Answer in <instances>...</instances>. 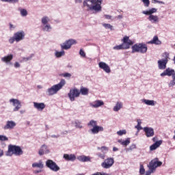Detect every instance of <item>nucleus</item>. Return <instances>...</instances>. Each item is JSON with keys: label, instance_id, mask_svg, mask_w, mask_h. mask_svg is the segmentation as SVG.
I'll return each instance as SVG.
<instances>
[{"label": "nucleus", "instance_id": "62", "mask_svg": "<svg viewBox=\"0 0 175 175\" xmlns=\"http://www.w3.org/2000/svg\"><path fill=\"white\" fill-rule=\"evenodd\" d=\"M152 172L150 171H147L146 175H150Z\"/></svg>", "mask_w": 175, "mask_h": 175}, {"label": "nucleus", "instance_id": "48", "mask_svg": "<svg viewBox=\"0 0 175 175\" xmlns=\"http://www.w3.org/2000/svg\"><path fill=\"white\" fill-rule=\"evenodd\" d=\"M92 175H109L108 174H107V173H105V172H103V173H101V172H96V173H94V174H93Z\"/></svg>", "mask_w": 175, "mask_h": 175}, {"label": "nucleus", "instance_id": "59", "mask_svg": "<svg viewBox=\"0 0 175 175\" xmlns=\"http://www.w3.org/2000/svg\"><path fill=\"white\" fill-rule=\"evenodd\" d=\"M25 61H29L30 59H31V56L29 57H25L24 58Z\"/></svg>", "mask_w": 175, "mask_h": 175}, {"label": "nucleus", "instance_id": "44", "mask_svg": "<svg viewBox=\"0 0 175 175\" xmlns=\"http://www.w3.org/2000/svg\"><path fill=\"white\" fill-rule=\"evenodd\" d=\"M103 27H105L106 29H110L111 30L113 29V26L108 23H104Z\"/></svg>", "mask_w": 175, "mask_h": 175}, {"label": "nucleus", "instance_id": "24", "mask_svg": "<svg viewBox=\"0 0 175 175\" xmlns=\"http://www.w3.org/2000/svg\"><path fill=\"white\" fill-rule=\"evenodd\" d=\"M114 50H128L129 49V46H125L124 44H121L120 45H116L113 47Z\"/></svg>", "mask_w": 175, "mask_h": 175}, {"label": "nucleus", "instance_id": "3", "mask_svg": "<svg viewBox=\"0 0 175 175\" xmlns=\"http://www.w3.org/2000/svg\"><path fill=\"white\" fill-rule=\"evenodd\" d=\"M66 84L65 79H62L61 81L56 85H53L51 88H49L47 90L48 95L49 96L55 95L57 94L59 90H62L64 85Z\"/></svg>", "mask_w": 175, "mask_h": 175}, {"label": "nucleus", "instance_id": "9", "mask_svg": "<svg viewBox=\"0 0 175 175\" xmlns=\"http://www.w3.org/2000/svg\"><path fill=\"white\" fill-rule=\"evenodd\" d=\"M46 166L55 172H57L60 170V167L56 164V163L51 159H48L46 161Z\"/></svg>", "mask_w": 175, "mask_h": 175}, {"label": "nucleus", "instance_id": "54", "mask_svg": "<svg viewBox=\"0 0 175 175\" xmlns=\"http://www.w3.org/2000/svg\"><path fill=\"white\" fill-rule=\"evenodd\" d=\"M18 0H8L9 3H17Z\"/></svg>", "mask_w": 175, "mask_h": 175}, {"label": "nucleus", "instance_id": "14", "mask_svg": "<svg viewBox=\"0 0 175 175\" xmlns=\"http://www.w3.org/2000/svg\"><path fill=\"white\" fill-rule=\"evenodd\" d=\"M144 131L145 132V135L148 138L152 137L154 135V129L151 127H144Z\"/></svg>", "mask_w": 175, "mask_h": 175}, {"label": "nucleus", "instance_id": "37", "mask_svg": "<svg viewBox=\"0 0 175 175\" xmlns=\"http://www.w3.org/2000/svg\"><path fill=\"white\" fill-rule=\"evenodd\" d=\"M139 174L144 175L145 174V168L142 164L140 165Z\"/></svg>", "mask_w": 175, "mask_h": 175}, {"label": "nucleus", "instance_id": "39", "mask_svg": "<svg viewBox=\"0 0 175 175\" xmlns=\"http://www.w3.org/2000/svg\"><path fill=\"white\" fill-rule=\"evenodd\" d=\"M8 137L5 136V135H0V142H8Z\"/></svg>", "mask_w": 175, "mask_h": 175}, {"label": "nucleus", "instance_id": "47", "mask_svg": "<svg viewBox=\"0 0 175 175\" xmlns=\"http://www.w3.org/2000/svg\"><path fill=\"white\" fill-rule=\"evenodd\" d=\"M79 54H80L81 57H85L86 55L85 53L82 49L80 50Z\"/></svg>", "mask_w": 175, "mask_h": 175}, {"label": "nucleus", "instance_id": "55", "mask_svg": "<svg viewBox=\"0 0 175 175\" xmlns=\"http://www.w3.org/2000/svg\"><path fill=\"white\" fill-rule=\"evenodd\" d=\"M15 68H20V64L18 62H16L14 64Z\"/></svg>", "mask_w": 175, "mask_h": 175}, {"label": "nucleus", "instance_id": "18", "mask_svg": "<svg viewBox=\"0 0 175 175\" xmlns=\"http://www.w3.org/2000/svg\"><path fill=\"white\" fill-rule=\"evenodd\" d=\"M33 107L39 111H42L45 108V104L44 103H33Z\"/></svg>", "mask_w": 175, "mask_h": 175}, {"label": "nucleus", "instance_id": "8", "mask_svg": "<svg viewBox=\"0 0 175 175\" xmlns=\"http://www.w3.org/2000/svg\"><path fill=\"white\" fill-rule=\"evenodd\" d=\"M163 164V163L161 161H159L158 158H155L154 159H152L149 165H148V168H149V171L152 173H154L156 170V169L158 167L161 166Z\"/></svg>", "mask_w": 175, "mask_h": 175}, {"label": "nucleus", "instance_id": "56", "mask_svg": "<svg viewBox=\"0 0 175 175\" xmlns=\"http://www.w3.org/2000/svg\"><path fill=\"white\" fill-rule=\"evenodd\" d=\"M3 156V150L0 148V158Z\"/></svg>", "mask_w": 175, "mask_h": 175}, {"label": "nucleus", "instance_id": "40", "mask_svg": "<svg viewBox=\"0 0 175 175\" xmlns=\"http://www.w3.org/2000/svg\"><path fill=\"white\" fill-rule=\"evenodd\" d=\"M117 134H118L119 136H122V135L126 134V130H121V131H119L117 132Z\"/></svg>", "mask_w": 175, "mask_h": 175}, {"label": "nucleus", "instance_id": "49", "mask_svg": "<svg viewBox=\"0 0 175 175\" xmlns=\"http://www.w3.org/2000/svg\"><path fill=\"white\" fill-rule=\"evenodd\" d=\"M50 29H51V26L49 25H46L44 27V30L45 31H49Z\"/></svg>", "mask_w": 175, "mask_h": 175}, {"label": "nucleus", "instance_id": "20", "mask_svg": "<svg viewBox=\"0 0 175 175\" xmlns=\"http://www.w3.org/2000/svg\"><path fill=\"white\" fill-rule=\"evenodd\" d=\"M16 124L14 121H7L6 125L4 126V130L13 129Z\"/></svg>", "mask_w": 175, "mask_h": 175}, {"label": "nucleus", "instance_id": "42", "mask_svg": "<svg viewBox=\"0 0 175 175\" xmlns=\"http://www.w3.org/2000/svg\"><path fill=\"white\" fill-rule=\"evenodd\" d=\"M60 76H62L63 77H68V79H70L72 75L69 72H66V73L61 74Z\"/></svg>", "mask_w": 175, "mask_h": 175}, {"label": "nucleus", "instance_id": "33", "mask_svg": "<svg viewBox=\"0 0 175 175\" xmlns=\"http://www.w3.org/2000/svg\"><path fill=\"white\" fill-rule=\"evenodd\" d=\"M148 19H149V21H150L153 23L159 22V18L157 16L150 15Z\"/></svg>", "mask_w": 175, "mask_h": 175}, {"label": "nucleus", "instance_id": "35", "mask_svg": "<svg viewBox=\"0 0 175 175\" xmlns=\"http://www.w3.org/2000/svg\"><path fill=\"white\" fill-rule=\"evenodd\" d=\"M63 55H65V52L64 51H56L55 52V56L57 57V58H60V57H63Z\"/></svg>", "mask_w": 175, "mask_h": 175}, {"label": "nucleus", "instance_id": "22", "mask_svg": "<svg viewBox=\"0 0 175 175\" xmlns=\"http://www.w3.org/2000/svg\"><path fill=\"white\" fill-rule=\"evenodd\" d=\"M162 144V141H157L154 144H153L152 146H150V149L151 151H154L157 150L159 146Z\"/></svg>", "mask_w": 175, "mask_h": 175}, {"label": "nucleus", "instance_id": "43", "mask_svg": "<svg viewBox=\"0 0 175 175\" xmlns=\"http://www.w3.org/2000/svg\"><path fill=\"white\" fill-rule=\"evenodd\" d=\"M173 80L170 81V87H173L174 85H175V72L173 75V77H172Z\"/></svg>", "mask_w": 175, "mask_h": 175}, {"label": "nucleus", "instance_id": "10", "mask_svg": "<svg viewBox=\"0 0 175 175\" xmlns=\"http://www.w3.org/2000/svg\"><path fill=\"white\" fill-rule=\"evenodd\" d=\"M79 95L80 91L76 88L70 89V92L68 94V96L71 102H74L76 98L79 97Z\"/></svg>", "mask_w": 175, "mask_h": 175}, {"label": "nucleus", "instance_id": "4", "mask_svg": "<svg viewBox=\"0 0 175 175\" xmlns=\"http://www.w3.org/2000/svg\"><path fill=\"white\" fill-rule=\"evenodd\" d=\"M148 51V46L145 43L135 44L132 46V53H140L146 54Z\"/></svg>", "mask_w": 175, "mask_h": 175}, {"label": "nucleus", "instance_id": "11", "mask_svg": "<svg viewBox=\"0 0 175 175\" xmlns=\"http://www.w3.org/2000/svg\"><path fill=\"white\" fill-rule=\"evenodd\" d=\"M77 42L75 40L70 39L60 44L62 50H69L72 44H76Z\"/></svg>", "mask_w": 175, "mask_h": 175}, {"label": "nucleus", "instance_id": "1", "mask_svg": "<svg viewBox=\"0 0 175 175\" xmlns=\"http://www.w3.org/2000/svg\"><path fill=\"white\" fill-rule=\"evenodd\" d=\"M102 0H85L83 5L88 7V11H94L95 13L102 10Z\"/></svg>", "mask_w": 175, "mask_h": 175}, {"label": "nucleus", "instance_id": "2", "mask_svg": "<svg viewBox=\"0 0 175 175\" xmlns=\"http://www.w3.org/2000/svg\"><path fill=\"white\" fill-rule=\"evenodd\" d=\"M23 150L19 146L10 144L8 146V150L5 152V155L7 157H12V155H15L17 157H20L23 155Z\"/></svg>", "mask_w": 175, "mask_h": 175}, {"label": "nucleus", "instance_id": "50", "mask_svg": "<svg viewBox=\"0 0 175 175\" xmlns=\"http://www.w3.org/2000/svg\"><path fill=\"white\" fill-rule=\"evenodd\" d=\"M100 150H102V152H104V151L107 152L108 151V148L106 147V146H102Z\"/></svg>", "mask_w": 175, "mask_h": 175}, {"label": "nucleus", "instance_id": "45", "mask_svg": "<svg viewBox=\"0 0 175 175\" xmlns=\"http://www.w3.org/2000/svg\"><path fill=\"white\" fill-rule=\"evenodd\" d=\"M143 3H144V5L146 7H149L150 5V1L149 0H142Z\"/></svg>", "mask_w": 175, "mask_h": 175}, {"label": "nucleus", "instance_id": "6", "mask_svg": "<svg viewBox=\"0 0 175 175\" xmlns=\"http://www.w3.org/2000/svg\"><path fill=\"white\" fill-rule=\"evenodd\" d=\"M162 57H163L164 59H159L158 61V66L159 69L163 70L164 69H166L167 68V64L170 58V53H168L167 52H165L163 53Z\"/></svg>", "mask_w": 175, "mask_h": 175}, {"label": "nucleus", "instance_id": "13", "mask_svg": "<svg viewBox=\"0 0 175 175\" xmlns=\"http://www.w3.org/2000/svg\"><path fill=\"white\" fill-rule=\"evenodd\" d=\"M10 103H12V105L14 107V108L13 109L14 112L18 111L22 107L21 103L18 99L11 98L10 100Z\"/></svg>", "mask_w": 175, "mask_h": 175}, {"label": "nucleus", "instance_id": "38", "mask_svg": "<svg viewBox=\"0 0 175 175\" xmlns=\"http://www.w3.org/2000/svg\"><path fill=\"white\" fill-rule=\"evenodd\" d=\"M49 17L48 16H44L42 18V23L44 24V25H46L48 22H49Z\"/></svg>", "mask_w": 175, "mask_h": 175}, {"label": "nucleus", "instance_id": "15", "mask_svg": "<svg viewBox=\"0 0 175 175\" xmlns=\"http://www.w3.org/2000/svg\"><path fill=\"white\" fill-rule=\"evenodd\" d=\"M173 75H175V71L174 69H172V68H167L163 72H162L161 74V76L162 77H165V76H172V78H173Z\"/></svg>", "mask_w": 175, "mask_h": 175}, {"label": "nucleus", "instance_id": "34", "mask_svg": "<svg viewBox=\"0 0 175 175\" xmlns=\"http://www.w3.org/2000/svg\"><path fill=\"white\" fill-rule=\"evenodd\" d=\"M32 167L33 168L38 167V168H40L42 169L43 168V164L42 161H40V163H33L32 164Z\"/></svg>", "mask_w": 175, "mask_h": 175}, {"label": "nucleus", "instance_id": "28", "mask_svg": "<svg viewBox=\"0 0 175 175\" xmlns=\"http://www.w3.org/2000/svg\"><path fill=\"white\" fill-rule=\"evenodd\" d=\"M13 58V55H8V56H5L1 58V61H3V62H10V61H12Z\"/></svg>", "mask_w": 175, "mask_h": 175}, {"label": "nucleus", "instance_id": "17", "mask_svg": "<svg viewBox=\"0 0 175 175\" xmlns=\"http://www.w3.org/2000/svg\"><path fill=\"white\" fill-rule=\"evenodd\" d=\"M49 150L48 149L47 146L45 144H43L41 148L39 150L38 154L40 156H42L44 154H49Z\"/></svg>", "mask_w": 175, "mask_h": 175}, {"label": "nucleus", "instance_id": "61", "mask_svg": "<svg viewBox=\"0 0 175 175\" xmlns=\"http://www.w3.org/2000/svg\"><path fill=\"white\" fill-rule=\"evenodd\" d=\"M51 137L52 138H58V137H59V135H51Z\"/></svg>", "mask_w": 175, "mask_h": 175}, {"label": "nucleus", "instance_id": "27", "mask_svg": "<svg viewBox=\"0 0 175 175\" xmlns=\"http://www.w3.org/2000/svg\"><path fill=\"white\" fill-rule=\"evenodd\" d=\"M79 92L83 96H88V92H89V89L82 86V87H81Z\"/></svg>", "mask_w": 175, "mask_h": 175}, {"label": "nucleus", "instance_id": "32", "mask_svg": "<svg viewBox=\"0 0 175 175\" xmlns=\"http://www.w3.org/2000/svg\"><path fill=\"white\" fill-rule=\"evenodd\" d=\"M144 103L146 105H148V106H154L155 104H154V100H146V99H144Z\"/></svg>", "mask_w": 175, "mask_h": 175}, {"label": "nucleus", "instance_id": "25", "mask_svg": "<svg viewBox=\"0 0 175 175\" xmlns=\"http://www.w3.org/2000/svg\"><path fill=\"white\" fill-rule=\"evenodd\" d=\"M118 143H120L122 146L126 147L130 144L131 139L130 138H127L126 140H122V139H118Z\"/></svg>", "mask_w": 175, "mask_h": 175}, {"label": "nucleus", "instance_id": "19", "mask_svg": "<svg viewBox=\"0 0 175 175\" xmlns=\"http://www.w3.org/2000/svg\"><path fill=\"white\" fill-rule=\"evenodd\" d=\"M122 42H123V44H125V46H128L130 49V46H132L133 44V42L129 39V37L127 36H125L124 38L122 40Z\"/></svg>", "mask_w": 175, "mask_h": 175}, {"label": "nucleus", "instance_id": "53", "mask_svg": "<svg viewBox=\"0 0 175 175\" xmlns=\"http://www.w3.org/2000/svg\"><path fill=\"white\" fill-rule=\"evenodd\" d=\"M153 1H154V2H152V3H161V4H165V3L163 1H158V0H153Z\"/></svg>", "mask_w": 175, "mask_h": 175}, {"label": "nucleus", "instance_id": "41", "mask_svg": "<svg viewBox=\"0 0 175 175\" xmlns=\"http://www.w3.org/2000/svg\"><path fill=\"white\" fill-rule=\"evenodd\" d=\"M20 11L22 16H26L27 15V11L25 9H21Z\"/></svg>", "mask_w": 175, "mask_h": 175}, {"label": "nucleus", "instance_id": "60", "mask_svg": "<svg viewBox=\"0 0 175 175\" xmlns=\"http://www.w3.org/2000/svg\"><path fill=\"white\" fill-rule=\"evenodd\" d=\"M113 152H117V151H118V148L117 147H113Z\"/></svg>", "mask_w": 175, "mask_h": 175}, {"label": "nucleus", "instance_id": "57", "mask_svg": "<svg viewBox=\"0 0 175 175\" xmlns=\"http://www.w3.org/2000/svg\"><path fill=\"white\" fill-rule=\"evenodd\" d=\"M105 17L107 19H111V16H110V15H107V14H105Z\"/></svg>", "mask_w": 175, "mask_h": 175}, {"label": "nucleus", "instance_id": "64", "mask_svg": "<svg viewBox=\"0 0 175 175\" xmlns=\"http://www.w3.org/2000/svg\"><path fill=\"white\" fill-rule=\"evenodd\" d=\"M137 123H138V124H139V125H141L142 122H141L140 120H137Z\"/></svg>", "mask_w": 175, "mask_h": 175}, {"label": "nucleus", "instance_id": "63", "mask_svg": "<svg viewBox=\"0 0 175 175\" xmlns=\"http://www.w3.org/2000/svg\"><path fill=\"white\" fill-rule=\"evenodd\" d=\"M75 1H76V3H81L82 0H76Z\"/></svg>", "mask_w": 175, "mask_h": 175}, {"label": "nucleus", "instance_id": "21", "mask_svg": "<svg viewBox=\"0 0 175 175\" xmlns=\"http://www.w3.org/2000/svg\"><path fill=\"white\" fill-rule=\"evenodd\" d=\"M64 158L67 161H75L76 160V156L73 154H71L70 155L68 154H64Z\"/></svg>", "mask_w": 175, "mask_h": 175}, {"label": "nucleus", "instance_id": "51", "mask_svg": "<svg viewBox=\"0 0 175 175\" xmlns=\"http://www.w3.org/2000/svg\"><path fill=\"white\" fill-rule=\"evenodd\" d=\"M135 129H137L138 131L142 130L143 128L141 126V125L139 124H137V126H135Z\"/></svg>", "mask_w": 175, "mask_h": 175}, {"label": "nucleus", "instance_id": "7", "mask_svg": "<svg viewBox=\"0 0 175 175\" xmlns=\"http://www.w3.org/2000/svg\"><path fill=\"white\" fill-rule=\"evenodd\" d=\"M25 33L23 31H18L14 34V36L9 39V43L12 44L14 42H21V40H23L25 38Z\"/></svg>", "mask_w": 175, "mask_h": 175}, {"label": "nucleus", "instance_id": "23", "mask_svg": "<svg viewBox=\"0 0 175 175\" xmlns=\"http://www.w3.org/2000/svg\"><path fill=\"white\" fill-rule=\"evenodd\" d=\"M149 44H157L160 45L161 44V41L159 40V38L157 36H154L153 39L148 42Z\"/></svg>", "mask_w": 175, "mask_h": 175}, {"label": "nucleus", "instance_id": "36", "mask_svg": "<svg viewBox=\"0 0 175 175\" xmlns=\"http://www.w3.org/2000/svg\"><path fill=\"white\" fill-rule=\"evenodd\" d=\"M75 126L77 129H81L83 128L81 122L77 120V121H75Z\"/></svg>", "mask_w": 175, "mask_h": 175}, {"label": "nucleus", "instance_id": "46", "mask_svg": "<svg viewBox=\"0 0 175 175\" xmlns=\"http://www.w3.org/2000/svg\"><path fill=\"white\" fill-rule=\"evenodd\" d=\"M97 155L98 156V157L103 160L105 159V154H101V153H98Z\"/></svg>", "mask_w": 175, "mask_h": 175}, {"label": "nucleus", "instance_id": "29", "mask_svg": "<svg viewBox=\"0 0 175 175\" xmlns=\"http://www.w3.org/2000/svg\"><path fill=\"white\" fill-rule=\"evenodd\" d=\"M157 12V9L156 8H152L148 11H143V14L146 15H152V14L156 13Z\"/></svg>", "mask_w": 175, "mask_h": 175}, {"label": "nucleus", "instance_id": "52", "mask_svg": "<svg viewBox=\"0 0 175 175\" xmlns=\"http://www.w3.org/2000/svg\"><path fill=\"white\" fill-rule=\"evenodd\" d=\"M134 149H136V145L135 144H132L130 147H129V150H133Z\"/></svg>", "mask_w": 175, "mask_h": 175}, {"label": "nucleus", "instance_id": "58", "mask_svg": "<svg viewBox=\"0 0 175 175\" xmlns=\"http://www.w3.org/2000/svg\"><path fill=\"white\" fill-rule=\"evenodd\" d=\"M9 25H10V30H12V28H13V29L15 28V27H14L12 23H9Z\"/></svg>", "mask_w": 175, "mask_h": 175}, {"label": "nucleus", "instance_id": "30", "mask_svg": "<svg viewBox=\"0 0 175 175\" xmlns=\"http://www.w3.org/2000/svg\"><path fill=\"white\" fill-rule=\"evenodd\" d=\"M122 108V103L118 102L116 105L113 108V111L118 112Z\"/></svg>", "mask_w": 175, "mask_h": 175}, {"label": "nucleus", "instance_id": "16", "mask_svg": "<svg viewBox=\"0 0 175 175\" xmlns=\"http://www.w3.org/2000/svg\"><path fill=\"white\" fill-rule=\"evenodd\" d=\"M98 65L99 68H100V69H103L106 73H110V67L106 63L100 62Z\"/></svg>", "mask_w": 175, "mask_h": 175}, {"label": "nucleus", "instance_id": "12", "mask_svg": "<svg viewBox=\"0 0 175 175\" xmlns=\"http://www.w3.org/2000/svg\"><path fill=\"white\" fill-rule=\"evenodd\" d=\"M114 163L113 158L109 157L105 160L104 162L101 163V166L104 169H109L112 167Z\"/></svg>", "mask_w": 175, "mask_h": 175}, {"label": "nucleus", "instance_id": "26", "mask_svg": "<svg viewBox=\"0 0 175 175\" xmlns=\"http://www.w3.org/2000/svg\"><path fill=\"white\" fill-rule=\"evenodd\" d=\"M103 105H104L103 101L99 100L94 101V103L92 105V107L94 108H98Z\"/></svg>", "mask_w": 175, "mask_h": 175}, {"label": "nucleus", "instance_id": "5", "mask_svg": "<svg viewBox=\"0 0 175 175\" xmlns=\"http://www.w3.org/2000/svg\"><path fill=\"white\" fill-rule=\"evenodd\" d=\"M88 126H89V128H92L90 129V132L94 135L98 134L99 132H103L104 131L103 127L98 126L97 122L94 120H90L88 124Z\"/></svg>", "mask_w": 175, "mask_h": 175}, {"label": "nucleus", "instance_id": "31", "mask_svg": "<svg viewBox=\"0 0 175 175\" xmlns=\"http://www.w3.org/2000/svg\"><path fill=\"white\" fill-rule=\"evenodd\" d=\"M78 159L81 162H88L90 161V159L89 157L86 156H80Z\"/></svg>", "mask_w": 175, "mask_h": 175}]
</instances>
